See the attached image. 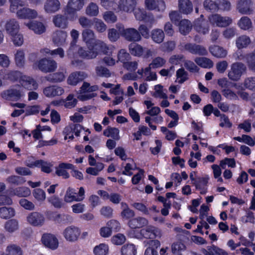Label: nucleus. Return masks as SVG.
Returning <instances> with one entry per match:
<instances>
[{
    "label": "nucleus",
    "instance_id": "52",
    "mask_svg": "<svg viewBox=\"0 0 255 255\" xmlns=\"http://www.w3.org/2000/svg\"><path fill=\"white\" fill-rule=\"evenodd\" d=\"M13 194L19 197H27L31 194L30 189L26 187H19L12 190Z\"/></svg>",
    "mask_w": 255,
    "mask_h": 255
},
{
    "label": "nucleus",
    "instance_id": "49",
    "mask_svg": "<svg viewBox=\"0 0 255 255\" xmlns=\"http://www.w3.org/2000/svg\"><path fill=\"white\" fill-rule=\"evenodd\" d=\"M176 82L179 84H182L188 79V73L183 68H181L177 70L176 73Z\"/></svg>",
    "mask_w": 255,
    "mask_h": 255
},
{
    "label": "nucleus",
    "instance_id": "30",
    "mask_svg": "<svg viewBox=\"0 0 255 255\" xmlns=\"http://www.w3.org/2000/svg\"><path fill=\"white\" fill-rule=\"evenodd\" d=\"M74 166L72 164L62 163L56 168V174L59 176H62L64 179L68 178L70 176L67 172V169H73Z\"/></svg>",
    "mask_w": 255,
    "mask_h": 255
},
{
    "label": "nucleus",
    "instance_id": "51",
    "mask_svg": "<svg viewBox=\"0 0 255 255\" xmlns=\"http://www.w3.org/2000/svg\"><path fill=\"white\" fill-rule=\"evenodd\" d=\"M75 190L71 187H69L66 191L64 200L66 203H71L73 201L77 202V196Z\"/></svg>",
    "mask_w": 255,
    "mask_h": 255
},
{
    "label": "nucleus",
    "instance_id": "38",
    "mask_svg": "<svg viewBox=\"0 0 255 255\" xmlns=\"http://www.w3.org/2000/svg\"><path fill=\"white\" fill-rule=\"evenodd\" d=\"M251 42L250 37L246 35H241L236 39V46L240 49L247 47Z\"/></svg>",
    "mask_w": 255,
    "mask_h": 255
},
{
    "label": "nucleus",
    "instance_id": "56",
    "mask_svg": "<svg viewBox=\"0 0 255 255\" xmlns=\"http://www.w3.org/2000/svg\"><path fill=\"white\" fill-rule=\"evenodd\" d=\"M23 74L18 71H9L5 75L4 78L12 81L21 80Z\"/></svg>",
    "mask_w": 255,
    "mask_h": 255
},
{
    "label": "nucleus",
    "instance_id": "33",
    "mask_svg": "<svg viewBox=\"0 0 255 255\" xmlns=\"http://www.w3.org/2000/svg\"><path fill=\"white\" fill-rule=\"evenodd\" d=\"M148 221L145 218L138 217L130 220L128 226L132 229L140 228L147 225Z\"/></svg>",
    "mask_w": 255,
    "mask_h": 255
},
{
    "label": "nucleus",
    "instance_id": "23",
    "mask_svg": "<svg viewBox=\"0 0 255 255\" xmlns=\"http://www.w3.org/2000/svg\"><path fill=\"white\" fill-rule=\"evenodd\" d=\"M5 29L7 34L10 36L16 34L19 32V25L17 20L14 18L8 20L5 24Z\"/></svg>",
    "mask_w": 255,
    "mask_h": 255
},
{
    "label": "nucleus",
    "instance_id": "25",
    "mask_svg": "<svg viewBox=\"0 0 255 255\" xmlns=\"http://www.w3.org/2000/svg\"><path fill=\"white\" fill-rule=\"evenodd\" d=\"M209 178L208 176L196 178L193 184L195 186L196 189L200 190L201 194H205L207 192V186Z\"/></svg>",
    "mask_w": 255,
    "mask_h": 255
},
{
    "label": "nucleus",
    "instance_id": "22",
    "mask_svg": "<svg viewBox=\"0 0 255 255\" xmlns=\"http://www.w3.org/2000/svg\"><path fill=\"white\" fill-rule=\"evenodd\" d=\"M68 16H70V19H72V16L65 14V15L58 14L53 16L52 21L55 26L63 29L66 28L68 25Z\"/></svg>",
    "mask_w": 255,
    "mask_h": 255
},
{
    "label": "nucleus",
    "instance_id": "28",
    "mask_svg": "<svg viewBox=\"0 0 255 255\" xmlns=\"http://www.w3.org/2000/svg\"><path fill=\"white\" fill-rule=\"evenodd\" d=\"M20 83L25 88L30 90H35L38 87V84L33 78L23 74Z\"/></svg>",
    "mask_w": 255,
    "mask_h": 255
},
{
    "label": "nucleus",
    "instance_id": "61",
    "mask_svg": "<svg viewBox=\"0 0 255 255\" xmlns=\"http://www.w3.org/2000/svg\"><path fill=\"white\" fill-rule=\"evenodd\" d=\"M184 66L185 68L190 72L197 73L199 72V68L191 60H185L184 62Z\"/></svg>",
    "mask_w": 255,
    "mask_h": 255
},
{
    "label": "nucleus",
    "instance_id": "43",
    "mask_svg": "<svg viewBox=\"0 0 255 255\" xmlns=\"http://www.w3.org/2000/svg\"><path fill=\"white\" fill-rule=\"evenodd\" d=\"M5 231L9 233H12L19 229V223L16 219H11L7 221L4 226Z\"/></svg>",
    "mask_w": 255,
    "mask_h": 255
},
{
    "label": "nucleus",
    "instance_id": "54",
    "mask_svg": "<svg viewBox=\"0 0 255 255\" xmlns=\"http://www.w3.org/2000/svg\"><path fill=\"white\" fill-rule=\"evenodd\" d=\"M191 27V23L187 19L182 20L179 23V30L182 34L186 35L189 33Z\"/></svg>",
    "mask_w": 255,
    "mask_h": 255
},
{
    "label": "nucleus",
    "instance_id": "57",
    "mask_svg": "<svg viewBox=\"0 0 255 255\" xmlns=\"http://www.w3.org/2000/svg\"><path fill=\"white\" fill-rule=\"evenodd\" d=\"M6 181L12 185H19L23 184L25 180L21 176L11 175L6 178Z\"/></svg>",
    "mask_w": 255,
    "mask_h": 255
},
{
    "label": "nucleus",
    "instance_id": "2",
    "mask_svg": "<svg viewBox=\"0 0 255 255\" xmlns=\"http://www.w3.org/2000/svg\"><path fill=\"white\" fill-rule=\"evenodd\" d=\"M138 0H119L116 3L114 1L111 9L116 12H124L131 13L134 10L137 4Z\"/></svg>",
    "mask_w": 255,
    "mask_h": 255
},
{
    "label": "nucleus",
    "instance_id": "24",
    "mask_svg": "<svg viewBox=\"0 0 255 255\" xmlns=\"http://www.w3.org/2000/svg\"><path fill=\"white\" fill-rule=\"evenodd\" d=\"M27 166L30 167H40L42 171L49 173L51 172V168L52 164L45 160H35L33 163H26Z\"/></svg>",
    "mask_w": 255,
    "mask_h": 255
},
{
    "label": "nucleus",
    "instance_id": "42",
    "mask_svg": "<svg viewBox=\"0 0 255 255\" xmlns=\"http://www.w3.org/2000/svg\"><path fill=\"white\" fill-rule=\"evenodd\" d=\"M195 63L204 68H211L213 66V62L210 59L205 57H197L194 59Z\"/></svg>",
    "mask_w": 255,
    "mask_h": 255
},
{
    "label": "nucleus",
    "instance_id": "44",
    "mask_svg": "<svg viewBox=\"0 0 255 255\" xmlns=\"http://www.w3.org/2000/svg\"><path fill=\"white\" fill-rule=\"evenodd\" d=\"M6 255H23L22 249L15 244L9 245L5 249Z\"/></svg>",
    "mask_w": 255,
    "mask_h": 255
},
{
    "label": "nucleus",
    "instance_id": "20",
    "mask_svg": "<svg viewBox=\"0 0 255 255\" xmlns=\"http://www.w3.org/2000/svg\"><path fill=\"white\" fill-rule=\"evenodd\" d=\"M18 88L19 86H17L3 91L1 94L2 97L6 100H19L22 96V94Z\"/></svg>",
    "mask_w": 255,
    "mask_h": 255
},
{
    "label": "nucleus",
    "instance_id": "64",
    "mask_svg": "<svg viewBox=\"0 0 255 255\" xmlns=\"http://www.w3.org/2000/svg\"><path fill=\"white\" fill-rule=\"evenodd\" d=\"M96 73L100 77H109L111 73L109 70L106 67L102 66H97L95 68Z\"/></svg>",
    "mask_w": 255,
    "mask_h": 255
},
{
    "label": "nucleus",
    "instance_id": "16",
    "mask_svg": "<svg viewBox=\"0 0 255 255\" xmlns=\"http://www.w3.org/2000/svg\"><path fill=\"white\" fill-rule=\"evenodd\" d=\"M45 217L43 214L37 212H33L27 217V222L31 225L35 227H41L45 222Z\"/></svg>",
    "mask_w": 255,
    "mask_h": 255
},
{
    "label": "nucleus",
    "instance_id": "15",
    "mask_svg": "<svg viewBox=\"0 0 255 255\" xmlns=\"http://www.w3.org/2000/svg\"><path fill=\"white\" fill-rule=\"evenodd\" d=\"M88 77V74L83 71H75L68 76L67 82L68 85L76 86Z\"/></svg>",
    "mask_w": 255,
    "mask_h": 255
},
{
    "label": "nucleus",
    "instance_id": "32",
    "mask_svg": "<svg viewBox=\"0 0 255 255\" xmlns=\"http://www.w3.org/2000/svg\"><path fill=\"white\" fill-rule=\"evenodd\" d=\"M82 37L87 47L90 46V44L96 39L94 32L89 28H86L83 30Z\"/></svg>",
    "mask_w": 255,
    "mask_h": 255
},
{
    "label": "nucleus",
    "instance_id": "8",
    "mask_svg": "<svg viewBox=\"0 0 255 255\" xmlns=\"http://www.w3.org/2000/svg\"><path fill=\"white\" fill-rule=\"evenodd\" d=\"M85 3V0H68L64 14L73 16V18L74 14L83 8Z\"/></svg>",
    "mask_w": 255,
    "mask_h": 255
},
{
    "label": "nucleus",
    "instance_id": "50",
    "mask_svg": "<svg viewBox=\"0 0 255 255\" xmlns=\"http://www.w3.org/2000/svg\"><path fill=\"white\" fill-rule=\"evenodd\" d=\"M203 6L205 10L211 12L218 11V0H205L203 2Z\"/></svg>",
    "mask_w": 255,
    "mask_h": 255
},
{
    "label": "nucleus",
    "instance_id": "62",
    "mask_svg": "<svg viewBox=\"0 0 255 255\" xmlns=\"http://www.w3.org/2000/svg\"><path fill=\"white\" fill-rule=\"evenodd\" d=\"M155 92L152 94V96L156 98H160L163 99H166L167 96L163 92V87L160 85H156L154 87Z\"/></svg>",
    "mask_w": 255,
    "mask_h": 255
},
{
    "label": "nucleus",
    "instance_id": "34",
    "mask_svg": "<svg viewBox=\"0 0 255 255\" xmlns=\"http://www.w3.org/2000/svg\"><path fill=\"white\" fill-rule=\"evenodd\" d=\"M203 253L205 255H228V253L218 247L212 246H208L207 249L202 250Z\"/></svg>",
    "mask_w": 255,
    "mask_h": 255
},
{
    "label": "nucleus",
    "instance_id": "17",
    "mask_svg": "<svg viewBox=\"0 0 255 255\" xmlns=\"http://www.w3.org/2000/svg\"><path fill=\"white\" fill-rule=\"evenodd\" d=\"M145 7L149 10H155L159 12H163L166 8V5L163 0H145Z\"/></svg>",
    "mask_w": 255,
    "mask_h": 255
},
{
    "label": "nucleus",
    "instance_id": "35",
    "mask_svg": "<svg viewBox=\"0 0 255 255\" xmlns=\"http://www.w3.org/2000/svg\"><path fill=\"white\" fill-rule=\"evenodd\" d=\"M128 49L130 54L134 56L141 57L144 53V48L135 42L131 43L128 45Z\"/></svg>",
    "mask_w": 255,
    "mask_h": 255
},
{
    "label": "nucleus",
    "instance_id": "39",
    "mask_svg": "<svg viewBox=\"0 0 255 255\" xmlns=\"http://www.w3.org/2000/svg\"><path fill=\"white\" fill-rule=\"evenodd\" d=\"M71 36L73 39V41L71 43V46L68 50L67 56L71 58L74 53L75 47L76 46V43L79 36V32L76 29H72L70 32Z\"/></svg>",
    "mask_w": 255,
    "mask_h": 255
},
{
    "label": "nucleus",
    "instance_id": "60",
    "mask_svg": "<svg viewBox=\"0 0 255 255\" xmlns=\"http://www.w3.org/2000/svg\"><path fill=\"white\" fill-rule=\"evenodd\" d=\"M103 18L107 23H115L117 20V16L112 11H105L103 14Z\"/></svg>",
    "mask_w": 255,
    "mask_h": 255
},
{
    "label": "nucleus",
    "instance_id": "18",
    "mask_svg": "<svg viewBox=\"0 0 255 255\" xmlns=\"http://www.w3.org/2000/svg\"><path fill=\"white\" fill-rule=\"evenodd\" d=\"M41 241L46 247L55 250L58 247V241L56 237L51 234L45 233L42 235Z\"/></svg>",
    "mask_w": 255,
    "mask_h": 255
},
{
    "label": "nucleus",
    "instance_id": "46",
    "mask_svg": "<svg viewBox=\"0 0 255 255\" xmlns=\"http://www.w3.org/2000/svg\"><path fill=\"white\" fill-rule=\"evenodd\" d=\"M15 211L11 207H2L0 208V217L2 219H9L13 217Z\"/></svg>",
    "mask_w": 255,
    "mask_h": 255
},
{
    "label": "nucleus",
    "instance_id": "31",
    "mask_svg": "<svg viewBox=\"0 0 255 255\" xmlns=\"http://www.w3.org/2000/svg\"><path fill=\"white\" fill-rule=\"evenodd\" d=\"M24 24L30 29L33 30L36 34H40L45 31V27L43 24L38 21H33Z\"/></svg>",
    "mask_w": 255,
    "mask_h": 255
},
{
    "label": "nucleus",
    "instance_id": "26",
    "mask_svg": "<svg viewBox=\"0 0 255 255\" xmlns=\"http://www.w3.org/2000/svg\"><path fill=\"white\" fill-rule=\"evenodd\" d=\"M67 34L62 30H56L52 34V41L57 46L63 45L66 41Z\"/></svg>",
    "mask_w": 255,
    "mask_h": 255
},
{
    "label": "nucleus",
    "instance_id": "21",
    "mask_svg": "<svg viewBox=\"0 0 255 255\" xmlns=\"http://www.w3.org/2000/svg\"><path fill=\"white\" fill-rule=\"evenodd\" d=\"M64 92V89L60 86L52 85L46 87L43 90V94L48 98H53L62 95Z\"/></svg>",
    "mask_w": 255,
    "mask_h": 255
},
{
    "label": "nucleus",
    "instance_id": "36",
    "mask_svg": "<svg viewBox=\"0 0 255 255\" xmlns=\"http://www.w3.org/2000/svg\"><path fill=\"white\" fill-rule=\"evenodd\" d=\"M195 29L199 33L205 34L209 32V25L205 20H197L194 24Z\"/></svg>",
    "mask_w": 255,
    "mask_h": 255
},
{
    "label": "nucleus",
    "instance_id": "40",
    "mask_svg": "<svg viewBox=\"0 0 255 255\" xmlns=\"http://www.w3.org/2000/svg\"><path fill=\"white\" fill-rule=\"evenodd\" d=\"M14 61L16 65L19 67H24L25 61V53L23 50L18 49L14 54Z\"/></svg>",
    "mask_w": 255,
    "mask_h": 255
},
{
    "label": "nucleus",
    "instance_id": "5",
    "mask_svg": "<svg viewBox=\"0 0 255 255\" xmlns=\"http://www.w3.org/2000/svg\"><path fill=\"white\" fill-rule=\"evenodd\" d=\"M33 67L38 69L44 73H50L54 71L57 69V63L53 59L44 58L35 62Z\"/></svg>",
    "mask_w": 255,
    "mask_h": 255
},
{
    "label": "nucleus",
    "instance_id": "11",
    "mask_svg": "<svg viewBox=\"0 0 255 255\" xmlns=\"http://www.w3.org/2000/svg\"><path fill=\"white\" fill-rule=\"evenodd\" d=\"M16 10L11 12L15 13L17 17L19 19H33L38 16V12L35 9L28 7H23L19 9L17 8Z\"/></svg>",
    "mask_w": 255,
    "mask_h": 255
},
{
    "label": "nucleus",
    "instance_id": "48",
    "mask_svg": "<svg viewBox=\"0 0 255 255\" xmlns=\"http://www.w3.org/2000/svg\"><path fill=\"white\" fill-rule=\"evenodd\" d=\"M122 255H135L136 249L132 244L124 245L121 248Z\"/></svg>",
    "mask_w": 255,
    "mask_h": 255
},
{
    "label": "nucleus",
    "instance_id": "7",
    "mask_svg": "<svg viewBox=\"0 0 255 255\" xmlns=\"http://www.w3.org/2000/svg\"><path fill=\"white\" fill-rule=\"evenodd\" d=\"M180 49L194 55L206 56L208 54V51L205 47L195 43H183L180 45Z\"/></svg>",
    "mask_w": 255,
    "mask_h": 255
},
{
    "label": "nucleus",
    "instance_id": "13",
    "mask_svg": "<svg viewBox=\"0 0 255 255\" xmlns=\"http://www.w3.org/2000/svg\"><path fill=\"white\" fill-rule=\"evenodd\" d=\"M140 235L146 239L160 238L161 236V230L152 226H147L140 231Z\"/></svg>",
    "mask_w": 255,
    "mask_h": 255
},
{
    "label": "nucleus",
    "instance_id": "37",
    "mask_svg": "<svg viewBox=\"0 0 255 255\" xmlns=\"http://www.w3.org/2000/svg\"><path fill=\"white\" fill-rule=\"evenodd\" d=\"M164 33L161 29H154L151 31V38L153 42L156 43L160 44L162 43L164 40Z\"/></svg>",
    "mask_w": 255,
    "mask_h": 255
},
{
    "label": "nucleus",
    "instance_id": "6",
    "mask_svg": "<svg viewBox=\"0 0 255 255\" xmlns=\"http://www.w3.org/2000/svg\"><path fill=\"white\" fill-rule=\"evenodd\" d=\"M98 89L99 87L97 85L91 86L89 83L84 82L80 88V92L81 95L78 96V98L82 101L92 99L97 96V94L94 92L98 91Z\"/></svg>",
    "mask_w": 255,
    "mask_h": 255
},
{
    "label": "nucleus",
    "instance_id": "14",
    "mask_svg": "<svg viewBox=\"0 0 255 255\" xmlns=\"http://www.w3.org/2000/svg\"><path fill=\"white\" fill-rule=\"evenodd\" d=\"M48 218L59 224H70L73 222L72 217L68 214H56L53 212H47Z\"/></svg>",
    "mask_w": 255,
    "mask_h": 255
},
{
    "label": "nucleus",
    "instance_id": "10",
    "mask_svg": "<svg viewBox=\"0 0 255 255\" xmlns=\"http://www.w3.org/2000/svg\"><path fill=\"white\" fill-rule=\"evenodd\" d=\"M254 2L252 0H239L237 2L236 9L243 15H251L254 13Z\"/></svg>",
    "mask_w": 255,
    "mask_h": 255
},
{
    "label": "nucleus",
    "instance_id": "27",
    "mask_svg": "<svg viewBox=\"0 0 255 255\" xmlns=\"http://www.w3.org/2000/svg\"><path fill=\"white\" fill-rule=\"evenodd\" d=\"M66 73V70L63 69L62 71L55 72L46 76L45 79L47 81L51 83H60L65 80Z\"/></svg>",
    "mask_w": 255,
    "mask_h": 255
},
{
    "label": "nucleus",
    "instance_id": "55",
    "mask_svg": "<svg viewBox=\"0 0 255 255\" xmlns=\"http://www.w3.org/2000/svg\"><path fill=\"white\" fill-rule=\"evenodd\" d=\"M218 11H229L232 9V4L228 0H218Z\"/></svg>",
    "mask_w": 255,
    "mask_h": 255
},
{
    "label": "nucleus",
    "instance_id": "58",
    "mask_svg": "<svg viewBox=\"0 0 255 255\" xmlns=\"http://www.w3.org/2000/svg\"><path fill=\"white\" fill-rule=\"evenodd\" d=\"M109 248L105 244H101L96 246L94 249V253L95 255H107Z\"/></svg>",
    "mask_w": 255,
    "mask_h": 255
},
{
    "label": "nucleus",
    "instance_id": "41",
    "mask_svg": "<svg viewBox=\"0 0 255 255\" xmlns=\"http://www.w3.org/2000/svg\"><path fill=\"white\" fill-rule=\"evenodd\" d=\"M209 51L214 56L217 58H224L227 54V51L226 50L218 45L211 46L209 48Z\"/></svg>",
    "mask_w": 255,
    "mask_h": 255
},
{
    "label": "nucleus",
    "instance_id": "59",
    "mask_svg": "<svg viewBox=\"0 0 255 255\" xmlns=\"http://www.w3.org/2000/svg\"><path fill=\"white\" fill-rule=\"evenodd\" d=\"M185 250V246L181 243H174L171 246V251L173 255H182V252Z\"/></svg>",
    "mask_w": 255,
    "mask_h": 255
},
{
    "label": "nucleus",
    "instance_id": "63",
    "mask_svg": "<svg viewBox=\"0 0 255 255\" xmlns=\"http://www.w3.org/2000/svg\"><path fill=\"white\" fill-rule=\"evenodd\" d=\"M48 201L56 208H61L64 206V203L62 199L56 196H52L49 198Z\"/></svg>",
    "mask_w": 255,
    "mask_h": 255
},
{
    "label": "nucleus",
    "instance_id": "3",
    "mask_svg": "<svg viewBox=\"0 0 255 255\" xmlns=\"http://www.w3.org/2000/svg\"><path fill=\"white\" fill-rule=\"evenodd\" d=\"M247 71V67L245 64L240 62H235L231 65L228 77L231 81L237 82L246 74Z\"/></svg>",
    "mask_w": 255,
    "mask_h": 255
},
{
    "label": "nucleus",
    "instance_id": "47",
    "mask_svg": "<svg viewBox=\"0 0 255 255\" xmlns=\"http://www.w3.org/2000/svg\"><path fill=\"white\" fill-rule=\"evenodd\" d=\"M85 13L90 16H97L99 13V6L94 2H90L86 7Z\"/></svg>",
    "mask_w": 255,
    "mask_h": 255
},
{
    "label": "nucleus",
    "instance_id": "4",
    "mask_svg": "<svg viewBox=\"0 0 255 255\" xmlns=\"http://www.w3.org/2000/svg\"><path fill=\"white\" fill-rule=\"evenodd\" d=\"M116 27L119 29L122 35L128 41L139 42L141 40V37L138 33V31L134 28H128L125 29L123 25L118 23Z\"/></svg>",
    "mask_w": 255,
    "mask_h": 255
},
{
    "label": "nucleus",
    "instance_id": "12",
    "mask_svg": "<svg viewBox=\"0 0 255 255\" xmlns=\"http://www.w3.org/2000/svg\"><path fill=\"white\" fill-rule=\"evenodd\" d=\"M81 233L80 230L74 226L67 227L63 231V235L66 241L70 242L76 241Z\"/></svg>",
    "mask_w": 255,
    "mask_h": 255
},
{
    "label": "nucleus",
    "instance_id": "29",
    "mask_svg": "<svg viewBox=\"0 0 255 255\" xmlns=\"http://www.w3.org/2000/svg\"><path fill=\"white\" fill-rule=\"evenodd\" d=\"M179 11L184 14H188L193 11V5L190 0H178Z\"/></svg>",
    "mask_w": 255,
    "mask_h": 255
},
{
    "label": "nucleus",
    "instance_id": "19",
    "mask_svg": "<svg viewBox=\"0 0 255 255\" xmlns=\"http://www.w3.org/2000/svg\"><path fill=\"white\" fill-rule=\"evenodd\" d=\"M61 8L59 0H46L43 3V9L48 14H52L58 11Z\"/></svg>",
    "mask_w": 255,
    "mask_h": 255
},
{
    "label": "nucleus",
    "instance_id": "45",
    "mask_svg": "<svg viewBox=\"0 0 255 255\" xmlns=\"http://www.w3.org/2000/svg\"><path fill=\"white\" fill-rule=\"evenodd\" d=\"M238 26L242 29L247 30L252 28V22L248 16L242 17L237 23Z\"/></svg>",
    "mask_w": 255,
    "mask_h": 255
},
{
    "label": "nucleus",
    "instance_id": "9",
    "mask_svg": "<svg viewBox=\"0 0 255 255\" xmlns=\"http://www.w3.org/2000/svg\"><path fill=\"white\" fill-rule=\"evenodd\" d=\"M210 22L219 27H226L233 22L232 18L228 16H222L219 14H213L209 17Z\"/></svg>",
    "mask_w": 255,
    "mask_h": 255
},
{
    "label": "nucleus",
    "instance_id": "1",
    "mask_svg": "<svg viewBox=\"0 0 255 255\" xmlns=\"http://www.w3.org/2000/svg\"><path fill=\"white\" fill-rule=\"evenodd\" d=\"M87 48L88 51L85 50L82 47L79 48L78 52L80 57L87 59H92L95 58L100 52L107 54L109 50L106 43L97 39L93 41L90 46L87 47Z\"/></svg>",
    "mask_w": 255,
    "mask_h": 255
},
{
    "label": "nucleus",
    "instance_id": "53",
    "mask_svg": "<svg viewBox=\"0 0 255 255\" xmlns=\"http://www.w3.org/2000/svg\"><path fill=\"white\" fill-rule=\"evenodd\" d=\"M103 134L105 136L111 137L115 140H118L120 138L119 135V130L115 128L109 127L104 131Z\"/></svg>",
    "mask_w": 255,
    "mask_h": 255
}]
</instances>
